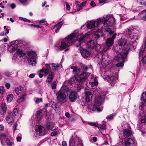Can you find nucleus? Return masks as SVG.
Here are the masks:
<instances>
[{"label": "nucleus", "mask_w": 146, "mask_h": 146, "mask_svg": "<svg viewBox=\"0 0 146 146\" xmlns=\"http://www.w3.org/2000/svg\"><path fill=\"white\" fill-rule=\"evenodd\" d=\"M137 30L133 27H130L126 29L124 32L125 37H122L121 38L118 40V44L121 48L123 46V49L121 54H119L117 56V61L120 63L116 64L117 67H123V62L127 56L129 51L130 49L131 44L135 42L137 38Z\"/></svg>", "instance_id": "1"}, {"label": "nucleus", "mask_w": 146, "mask_h": 146, "mask_svg": "<svg viewBox=\"0 0 146 146\" xmlns=\"http://www.w3.org/2000/svg\"><path fill=\"white\" fill-rule=\"evenodd\" d=\"M89 35L88 33L84 35L81 33H76L72 34L66 38L64 40L61 41L60 45L59 47L60 50H62L68 47L69 46L68 44L75 42L77 41L76 43L77 47L79 46L82 43L85 38Z\"/></svg>", "instance_id": "2"}, {"label": "nucleus", "mask_w": 146, "mask_h": 146, "mask_svg": "<svg viewBox=\"0 0 146 146\" xmlns=\"http://www.w3.org/2000/svg\"><path fill=\"white\" fill-rule=\"evenodd\" d=\"M114 21V18L111 15L104 16L102 19V22L103 23V25L102 27V29H104V32L107 35L111 36L113 35V36L115 34L114 33V29L113 28L109 27L113 25Z\"/></svg>", "instance_id": "3"}, {"label": "nucleus", "mask_w": 146, "mask_h": 146, "mask_svg": "<svg viewBox=\"0 0 146 146\" xmlns=\"http://www.w3.org/2000/svg\"><path fill=\"white\" fill-rule=\"evenodd\" d=\"M105 95L102 96L99 95L96 96L94 104L88 105L87 107V109L90 112L91 111H94L96 110L100 112L102 111V109L98 107L101 105L104 102L105 97Z\"/></svg>", "instance_id": "4"}, {"label": "nucleus", "mask_w": 146, "mask_h": 146, "mask_svg": "<svg viewBox=\"0 0 146 146\" xmlns=\"http://www.w3.org/2000/svg\"><path fill=\"white\" fill-rule=\"evenodd\" d=\"M102 19L99 18L96 20H92L87 21L85 23L86 26L88 29H92L98 27L102 22Z\"/></svg>", "instance_id": "5"}, {"label": "nucleus", "mask_w": 146, "mask_h": 146, "mask_svg": "<svg viewBox=\"0 0 146 146\" xmlns=\"http://www.w3.org/2000/svg\"><path fill=\"white\" fill-rule=\"evenodd\" d=\"M27 54L28 56V63L29 64L32 66H35L36 64V53L33 51H29L27 52Z\"/></svg>", "instance_id": "6"}, {"label": "nucleus", "mask_w": 146, "mask_h": 146, "mask_svg": "<svg viewBox=\"0 0 146 146\" xmlns=\"http://www.w3.org/2000/svg\"><path fill=\"white\" fill-rule=\"evenodd\" d=\"M56 98L58 102L60 103H64L65 102V100L66 98L65 90H60L56 94Z\"/></svg>", "instance_id": "7"}, {"label": "nucleus", "mask_w": 146, "mask_h": 146, "mask_svg": "<svg viewBox=\"0 0 146 146\" xmlns=\"http://www.w3.org/2000/svg\"><path fill=\"white\" fill-rule=\"evenodd\" d=\"M116 34H114L111 38H108L106 42L107 46L105 47L103 49L104 52H106L109 49V47L111 46L113 44L114 39L116 36Z\"/></svg>", "instance_id": "8"}, {"label": "nucleus", "mask_w": 146, "mask_h": 146, "mask_svg": "<svg viewBox=\"0 0 146 146\" xmlns=\"http://www.w3.org/2000/svg\"><path fill=\"white\" fill-rule=\"evenodd\" d=\"M89 75V73L86 72H83L80 75L77 74L75 76V79L77 81L81 83L87 78Z\"/></svg>", "instance_id": "9"}, {"label": "nucleus", "mask_w": 146, "mask_h": 146, "mask_svg": "<svg viewBox=\"0 0 146 146\" xmlns=\"http://www.w3.org/2000/svg\"><path fill=\"white\" fill-rule=\"evenodd\" d=\"M35 130L36 132L40 135H44L47 133L44 127L40 125H37L36 126Z\"/></svg>", "instance_id": "10"}, {"label": "nucleus", "mask_w": 146, "mask_h": 146, "mask_svg": "<svg viewBox=\"0 0 146 146\" xmlns=\"http://www.w3.org/2000/svg\"><path fill=\"white\" fill-rule=\"evenodd\" d=\"M78 94L75 91H71L69 94L68 99L71 102H74L78 98Z\"/></svg>", "instance_id": "11"}, {"label": "nucleus", "mask_w": 146, "mask_h": 146, "mask_svg": "<svg viewBox=\"0 0 146 146\" xmlns=\"http://www.w3.org/2000/svg\"><path fill=\"white\" fill-rule=\"evenodd\" d=\"M108 78L109 83L112 86H113L116 83V80L118 79V76L115 74L112 76H108Z\"/></svg>", "instance_id": "12"}, {"label": "nucleus", "mask_w": 146, "mask_h": 146, "mask_svg": "<svg viewBox=\"0 0 146 146\" xmlns=\"http://www.w3.org/2000/svg\"><path fill=\"white\" fill-rule=\"evenodd\" d=\"M46 68L44 69H42L40 71L43 72L45 75H47L49 73H50L51 69L50 65L49 64H46L45 65Z\"/></svg>", "instance_id": "13"}, {"label": "nucleus", "mask_w": 146, "mask_h": 146, "mask_svg": "<svg viewBox=\"0 0 146 146\" xmlns=\"http://www.w3.org/2000/svg\"><path fill=\"white\" fill-rule=\"evenodd\" d=\"M97 79V78L96 77L92 78L90 81V83L91 86L93 88H95L98 85V82Z\"/></svg>", "instance_id": "14"}, {"label": "nucleus", "mask_w": 146, "mask_h": 146, "mask_svg": "<svg viewBox=\"0 0 146 146\" xmlns=\"http://www.w3.org/2000/svg\"><path fill=\"white\" fill-rule=\"evenodd\" d=\"M96 42L93 40H91L88 42L87 46L89 48L93 49L96 48Z\"/></svg>", "instance_id": "15"}, {"label": "nucleus", "mask_w": 146, "mask_h": 146, "mask_svg": "<svg viewBox=\"0 0 146 146\" xmlns=\"http://www.w3.org/2000/svg\"><path fill=\"white\" fill-rule=\"evenodd\" d=\"M7 106L6 104L2 103L0 106V113L2 115H3L6 112Z\"/></svg>", "instance_id": "16"}, {"label": "nucleus", "mask_w": 146, "mask_h": 146, "mask_svg": "<svg viewBox=\"0 0 146 146\" xmlns=\"http://www.w3.org/2000/svg\"><path fill=\"white\" fill-rule=\"evenodd\" d=\"M79 143H76V142H75V140H74L73 139L71 138L69 141V146H76V145H82V141L80 139L78 140Z\"/></svg>", "instance_id": "17"}, {"label": "nucleus", "mask_w": 146, "mask_h": 146, "mask_svg": "<svg viewBox=\"0 0 146 146\" xmlns=\"http://www.w3.org/2000/svg\"><path fill=\"white\" fill-rule=\"evenodd\" d=\"M125 146H135V142L131 138H128L125 142Z\"/></svg>", "instance_id": "18"}, {"label": "nucleus", "mask_w": 146, "mask_h": 146, "mask_svg": "<svg viewBox=\"0 0 146 146\" xmlns=\"http://www.w3.org/2000/svg\"><path fill=\"white\" fill-rule=\"evenodd\" d=\"M82 56L84 58L87 57L90 55V52L87 50L82 49L80 51Z\"/></svg>", "instance_id": "19"}, {"label": "nucleus", "mask_w": 146, "mask_h": 146, "mask_svg": "<svg viewBox=\"0 0 146 146\" xmlns=\"http://www.w3.org/2000/svg\"><path fill=\"white\" fill-rule=\"evenodd\" d=\"M86 100L87 102H89L92 99V95L91 92L86 91L85 93Z\"/></svg>", "instance_id": "20"}, {"label": "nucleus", "mask_w": 146, "mask_h": 146, "mask_svg": "<svg viewBox=\"0 0 146 146\" xmlns=\"http://www.w3.org/2000/svg\"><path fill=\"white\" fill-rule=\"evenodd\" d=\"M64 22L63 20L61 22L59 23L56 24L54 27L53 28V29H54L55 28H56V29L55 31V32L56 33H57L58 31H59L60 29L61 28V27L63 25Z\"/></svg>", "instance_id": "21"}, {"label": "nucleus", "mask_w": 146, "mask_h": 146, "mask_svg": "<svg viewBox=\"0 0 146 146\" xmlns=\"http://www.w3.org/2000/svg\"><path fill=\"white\" fill-rule=\"evenodd\" d=\"M54 74L52 72L50 73L48 76L46 82L48 84H50L52 82L54 78Z\"/></svg>", "instance_id": "22"}, {"label": "nucleus", "mask_w": 146, "mask_h": 146, "mask_svg": "<svg viewBox=\"0 0 146 146\" xmlns=\"http://www.w3.org/2000/svg\"><path fill=\"white\" fill-rule=\"evenodd\" d=\"M54 124L53 123L50 122L47 123L46 128L48 130H54L56 129V128L54 127Z\"/></svg>", "instance_id": "23"}, {"label": "nucleus", "mask_w": 146, "mask_h": 146, "mask_svg": "<svg viewBox=\"0 0 146 146\" xmlns=\"http://www.w3.org/2000/svg\"><path fill=\"white\" fill-rule=\"evenodd\" d=\"M103 34L102 31H97L95 32L94 34L95 38L96 39L102 36Z\"/></svg>", "instance_id": "24"}, {"label": "nucleus", "mask_w": 146, "mask_h": 146, "mask_svg": "<svg viewBox=\"0 0 146 146\" xmlns=\"http://www.w3.org/2000/svg\"><path fill=\"white\" fill-rule=\"evenodd\" d=\"M132 132L130 130L125 129L123 133V135L125 137L130 136Z\"/></svg>", "instance_id": "25"}, {"label": "nucleus", "mask_w": 146, "mask_h": 146, "mask_svg": "<svg viewBox=\"0 0 146 146\" xmlns=\"http://www.w3.org/2000/svg\"><path fill=\"white\" fill-rule=\"evenodd\" d=\"M23 91V88L21 87H17L15 90V91L17 94L18 95L22 93Z\"/></svg>", "instance_id": "26"}, {"label": "nucleus", "mask_w": 146, "mask_h": 146, "mask_svg": "<svg viewBox=\"0 0 146 146\" xmlns=\"http://www.w3.org/2000/svg\"><path fill=\"white\" fill-rule=\"evenodd\" d=\"M13 118L11 115H8L6 118L7 122L9 124L12 123L14 121Z\"/></svg>", "instance_id": "27"}, {"label": "nucleus", "mask_w": 146, "mask_h": 146, "mask_svg": "<svg viewBox=\"0 0 146 146\" xmlns=\"http://www.w3.org/2000/svg\"><path fill=\"white\" fill-rule=\"evenodd\" d=\"M19 109L16 108L14 109L13 111V115L14 118L17 117L18 115Z\"/></svg>", "instance_id": "28"}, {"label": "nucleus", "mask_w": 146, "mask_h": 146, "mask_svg": "<svg viewBox=\"0 0 146 146\" xmlns=\"http://www.w3.org/2000/svg\"><path fill=\"white\" fill-rule=\"evenodd\" d=\"M16 53L20 56H23L25 54V53L21 49H17Z\"/></svg>", "instance_id": "29"}, {"label": "nucleus", "mask_w": 146, "mask_h": 146, "mask_svg": "<svg viewBox=\"0 0 146 146\" xmlns=\"http://www.w3.org/2000/svg\"><path fill=\"white\" fill-rule=\"evenodd\" d=\"M106 59L105 58H102V61L103 63H104L106 65H108L111 62V61L109 60V58L107 57H106Z\"/></svg>", "instance_id": "30"}, {"label": "nucleus", "mask_w": 146, "mask_h": 146, "mask_svg": "<svg viewBox=\"0 0 146 146\" xmlns=\"http://www.w3.org/2000/svg\"><path fill=\"white\" fill-rule=\"evenodd\" d=\"M70 68L73 70V72L75 74H77L79 73L80 71V69L78 68H77L75 66H71Z\"/></svg>", "instance_id": "31"}, {"label": "nucleus", "mask_w": 146, "mask_h": 146, "mask_svg": "<svg viewBox=\"0 0 146 146\" xmlns=\"http://www.w3.org/2000/svg\"><path fill=\"white\" fill-rule=\"evenodd\" d=\"M42 111L40 110L37 111L36 117L37 119L38 118V120H40L42 118H41L40 115H42Z\"/></svg>", "instance_id": "32"}, {"label": "nucleus", "mask_w": 146, "mask_h": 146, "mask_svg": "<svg viewBox=\"0 0 146 146\" xmlns=\"http://www.w3.org/2000/svg\"><path fill=\"white\" fill-rule=\"evenodd\" d=\"M141 122L142 123L146 125V114H144L141 117Z\"/></svg>", "instance_id": "33"}, {"label": "nucleus", "mask_w": 146, "mask_h": 146, "mask_svg": "<svg viewBox=\"0 0 146 146\" xmlns=\"http://www.w3.org/2000/svg\"><path fill=\"white\" fill-rule=\"evenodd\" d=\"M86 1H84L81 3H77L76 5L77 7L83 8L86 4Z\"/></svg>", "instance_id": "34"}, {"label": "nucleus", "mask_w": 146, "mask_h": 146, "mask_svg": "<svg viewBox=\"0 0 146 146\" xmlns=\"http://www.w3.org/2000/svg\"><path fill=\"white\" fill-rule=\"evenodd\" d=\"M52 69L55 70H57L58 68L60 67L59 65L56 64L54 63L52 64Z\"/></svg>", "instance_id": "35"}, {"label": "nucleus", "mask_w": 146, "mask_h": 146, "mask_svg": "<svg viewBox=\"0 0 146 146\" xmlns=\"http://www.w3.org/2000/svg\"><path fill=\"white\" fill-rule=\"evenodd\" d=\"M13 95L12 94L9 95L7 98V100L8 102H11L13 100Z\"/></svg>", "instance_id": "36"}, {"label": "nucleus", "mask_w": 146, "mask_h": 146, "mask_svg": "<svg viewBox=\"0 0 146 146\" xmlns=\"http://www.w3.org/2000/svg\"><path fill=\"white\" fill-rule=\"evenodd\" d=\"M6 137V135L3 133L0 134V139L1 143H2L3 141L5 139Z\"/></svg>", "instance_id": "37"}, {"label": "nucleus", "mask_w": 146, "mask_h": 146, "mask_svg": "<svg viewBox=\"0 0 146 146\" xmlns=\"http://www.w3.org/2000/svg\"><path fill=\"white\" fill-rule=\"evenodd\" d=\"M16 47V45L15 44H13L10 45L9 47V48L13 52L15 51Z\"/></svg>", "instance_id": "38"}, {"label": "nucleus", "mask_w": 146, "mask_h": 146, "mask_svg": "<svg viewBox=\"0 0 146 146\" xmlns=\"http://www.w3.org/2000/svg\"><path fill=\"white\" fill-rule=\"evenodd\" d=\"M139 56L140 58L142 56V55H144V56H146L145 53H144V50L143 49H141L139 52Z\"/></svg>", "instance_id": "39"}, {"label": "nucleus", "mask_w": 146, "mask_h": 146, "mask_svg": "<svg viewBox=\"0 0 146 146\" xmlns=\"http://www.w3.org/2000/svg\"><path fill=\"white\" fill-rule=\"evenodd\" d=\"M141 100L146 102V92L143 93L142 94Z\"/></svg>", "instance_id": "40"}, {"label": "nucleus", "mask_w": 146, "mask_h": 146, "mask_svg": "<svg viewBox=\"0 0 146 146\" xmlns=\"http://www.w3.org/2000/svg\"><path fill=\"white\" fill-rule=\"evenodd\" d=\"M25 98V96H22L19 98H18L17 100V101L19 103L23 102Z\"/></svg>", "instance_id": "41"}, {"label": "nucleus", "mask_w": 146, "mask_h": 146, "mask_svg": "<svg viewBox=\"0 0 146 146\" xmlns=\"http://www.w3.org/2000/svg\"><path fill=\"white\" fill-rule=\"evenodd\" d=\"M35 102L36 103H38L42 102V99L41 98H36L34 99Z\"/></svg>", "instance_id": "42"}, {"label": "nucleus", "mask_w": 146, "mask_h": 146, "mask_svg": "<svg viewBox=\"0 0 146 146\" xmlns=\"http://www.w3.org/2000/svg\"><path fill=\"white\" fill-rule=\"evenodd\" d=\"M6 141L8 146H12V144H13V143L10 141L8 138L6 139Z\"/></svg>", "instance_id": "43"}, {"label": "nucleus", "mask_w": 146, "mask_h": 146, "mask_svg": "<svg viewBox=\"0 0 146 146\" xmlns=\"http://www.w3.org/2000/svg\"><path fill=\"white\" fill-rule=\"evenodd\" d=\"M50 106L53 109H55L57 107L56 104L54 102H51L50 103Z\"/></svg>", "instance_id": "44"}, {"label": "nucleus", "mask_w": 146, "mask_h": 146, "mask_svg": "<svg viewBox=\"0 0 146 146\" xmlns=\"http://www.w3.org/2000/svg\"><path fill=\"white\" fill-rule=\"evenodd\" d=\"M51 87L52 89H56V83L55 81L53 82L51 85Z\"/></svg>", "instance_id": "45"}, {"label": "nucleus", "mask_w": 146, "mask_h": 146, "mask_svg": "<svg viewBox=\"0 0 146 146\" xmlns=\"http://www.w3.org/2000/svg\"><path fill=\"white\" fill-rule=\"evenodd\" d=\"M22 4L23 5H27L28 4L27 0H19Z\"/></svg>", "instance_id": "46"}, {"label": "nucleus", "mask_w": 146, "mask_h": 146, "mask_svg": "<svg viewBox=\"0 0 146 146\" xmlns=\"http://www.w3.org/2000/svg\"><path fill=\"white\" fill-rule=\"evenodd\" d=\"M88 123V124L92 126H94L95 127H97V126L96 124V123L94 122H88V123Z\"/></svg>", "instance_id": "47"}, {"label": "nucleus", "mask_w": 146, "mask_h": 146, "mask_svg": "<svg viewBox=\"0 0 146 146\" xmlns=\"http://www.w3.org/2000/svg\"><path fill=\"white\" fill-rule=\"evenodd\" d=\"M143 63L144 64L146 63V55L144 56H142L141 57Z\"/></svg>", "instance_id": "48"}, {"label": "nucleus", "mask_w": 146, "mask_h": 146, "mask_svg": "<svg viewBox=\"0 0 146 146\" xmlns=\"http://www.w3.org/2000/svg\"><path fill=\"white\" fill-rule=\"evenodd\" d=\"M114 116V115L113 114H112L110 115H109L106 117V118L109 120H111L113 119Z\"/></svg>", "instance_id": "49"}, {"label": "nucleus", "mask_w": 146, "mask_h": 146, "mask_svg": "<svg viewBox=\"0 0 146 146\" xmlns=\"http://www.w3.org/2000/svg\"><path fill=\"white\" fill-rule=\"evenodd\" d=\"M54 109L57 113L60 114L61 113V109L59 108L56 107V108H55Z\"/></svg>", "instance_id": "50"}, {"label": "nucleus", "mask_w": 146, "mask_h": 146, "mask_svg": "<svg viewBox=\"0 0 146 146\" xmlns=\"http://www.w3.org/2000/svg\"><path fill=\"white\" fill-rule=\"evenodd\" d=\"M5 90L3 86H0V94H3Z\"/></svg>", "instance_id": "51"}, {"label": "nucleus", "mask_w": 146, "mask_h": 146, "mask_svg": "<svg viewBox=\"0 0 146 146\" xmlns=\"http://www.w3.org/2000/svg\"><path fill=\"white\" fill-rule=\"evenodd\" d=\"M145 103H141L139 106V108L140 109L142 110L145 106Z\"/></svg>", "instance_id": "52"}, {"label": "nucleus", "mask_w": 146, "mask_h": 146, "mask_svg": "<svg viewBox=\"0 0 146 146\" xmlns=\"http://www.w3.org/2000/svg\"><path fill=\"white\" fill-rule=\"evenodd\" d=\"M58 134L57 132L53 131L51 133V135L52 136L56 135Z\"/></svg>", "instance_id": "53"}, {"label": "nucleus", "mask_w": 146, "mask_h": 146, "mask_svg": "<svg viewBox=\"0 0 146 146\" xmlns=\"http://www.w3.org/2000/svg\"><path fill=\"white\" fill-rule=\"evenodd\" d=\"M142 14L144 15L143 16V17L144 18L146 19V10L143 11Z\"/></svg>", "instance_id": "54"}, {"label": "nucleus", "mask_w": 146, "mask_h": 146, "mask_svg": "<svg viewBox=\"0 0 146 146\" xmlns=\"http://www.w3.org/2000/svg\"><path fill=\"white\" fill-rule=\"evenodd\" d=\"M66 9L67 10H69L70 9V7L69 5L68 4V3H66Z\"/></svg>", "instance_id": "55"}, {"label": "nucleus", "mask_w": 146, "mask_h": 146, "mask_svg": "<svg viewBox=\"0 0 146 146\" xmlns=\"http://www.w3.org/2000/svg\"><path fill=\"white\" fill-rule=\"evenodd\" d=\"M106 128V125L104 124H102V125L100 127V129H105Z\"/></svg>", "instance_id": "56"}, {"label": "nucleus", "mask_w": 146, "mask_h": 146, "mask_svg": "<svg viewBox=\"0 0 146 146\" xmlns=\"http://www.w3.org/2000/svg\"><path fill=\"white\" fill-rule=\"evenodd\" d=\"M46 22V21L45 19H43L41 20H40L39 21V23L40 24H41L42 23H44Z\"/></svg>", "instance_id": "57"}, {"label": "nucleus", "mask_w": 146, "mask_h": 146, "mask_svg": "<svg viewBox=\"0 0 146 146\" xmlns=\"http://www.w3.org/2000/svg\"><path fill=\"white\" fill-rule=\"evenodd\" d=\"M19 19L23 21L26 22L27 19L26 18H24L21 17H19Z\"/></svg>", "instance_id": "58"}, {"label": "nucleus", "mask_w": 146, "mask_h": 146, "mask_svg": "<svg viewBox=\"0 0 146 146\" xmlns=\"http://www.w3.org/2000/svg\"><path fill=\"white\" fill-rule=\"evenodd\" d=\"M140 125H141V124L140 123L137 125V129L140 130H141L142 129V126Z\"/></svg>", "instance_id": "59"}, {"label": "nucleus", "mask_w": 146, "mask_h": 146, "mask_svg": "<svg viewBox=\"0 0 146 146\" xmlns=\"http://www.w3.org/2000/svg\"><path fill=\"white\" fill-rule=\"evenodd\" d=\"M17 124H15L13 126V130L14 131L16 130V127L17 126Z\"/></svg>", "instance_id": "60"}, {"label": "nucleus", "mask_w": 146, "mask_h": 146, "mask_svg": "<svg viewBox=\"0 0 146 146\" xmlns=\"http://www.w3.org/2000/svg\"><path fill=\"white\" fill-rule=\"evenodd\" d=\"M100 3H106V0H99Z\"/></svg>", "instance_id": "61"}, {"label": "nucleus", "mask_w": 146, "mask_h": 146, "mask_svg": "<svg viewBox=\"0 0 146 146\" xmlns=\"http://www.w3.org/2000/svg\"><path fill=\"white\" fill-rule=\"evenodd\" d=\"M11 7L12 9L15 8L16 7V5L14 3L12 4L11 5Z\"/></svg>", "instance_id": "62"}, {"label": "nucleus", "mask_w": 146, "mask_h": 146, "mask_svg": "<svg viewBox=\"0 0 146 146\" xmlns=\"http://www.w3.org/2000/svg\"><path fill=\"white\" fill-rule=\"evenodd\" d=\"M5 86L8 89L10 87V84L9 83H6L5 85Z\"/></svg>", "instance_id": "63"}, {"label": "nucleus", "mask_w": 146, "mask_h": 146, "mask_svg": "<svg viewBox=\"0 0 146 146\" xmlns=\"http://www.w3.org/2000/svg\"><path fill=\"white\" fill-rule=\"evenodd\" d=\"M90 5L92 7H94L95 6V4L93 1H92L90 3Z\"/></svg>", "instance_id": "64"}]
</instances>
